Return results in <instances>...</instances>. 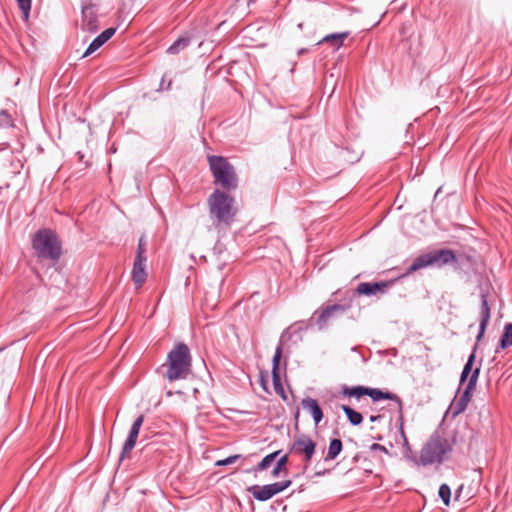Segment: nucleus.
<instances>
[{
	"label": "nucleus",
	"mask_w": 512,
	"mask_h": 512,
	"mask_svg": "<svg viewBox=\"0 0 512 512\" xmlns=\"http://www.w3.org/2000/svg\"><path fill=\"white\" fill-rule=\"evenodd\" d=\"M242 457V455L240 454H235V455H231L225 459H222V460H218L216 462V465L217 466H227V465H231L233 463H235L238 459H240Z\"/></svg>",
	"instance_id": "obj_34"
},
{
	"label": "nucleus",
	"mask_w": 512,
	"mask_h": 512,
	"mask_svg": "<svg viewBox=\"0 0 512 512\" xmlns=\"http://www.w3.org/2000/svg\"><path fill=\"white\" fill-rule=\"evenodd\" d=\"M469 373H465V371L462 370L460 374V385H462L467 379H469Z\"/></svg>",
	"instance_id": "obj_39"
},
{
	"label": "nucleus",
	"mask_w": 512,
	"mask_h": 512,
	"mask_svg": "<svg viewBox=\"0 0 512 512\" xmlns=\"http://www.w3.org/2000/svg\"><path fill=\"white\" fill-rule=\"evenodd\" d=\"M143 422L144 415L142 414L136 417V419L133 421L128 437L122 446V451L119 458L120 462L123 461L135 447Z\"/></svg>",
	"instance_id": "obj_10"
},
{
	"label": "nucleus",
	"mask_w": 512,
	"mask_h": 512,
	"mask_svg": "<svg viewBox=\"0 0 512 512\" xmlns=\"http://www.w3.org/2000/svg\"><path fill=\"white\" fill-rule=\"evenodd\" d=\"M342 449H343V443H342L341 439H338V438L331 439L325 460L328 461V460L336 459L339 456V454L342 452Z\"/></svg>",
	"instance_id": "obj_23"
},
{
	"label": "nucleus",
	"mask_w": 512,
	"mask_h": 512,
	"mask_svg": "<svg viewBox=\"0 0 512 512\" xmlns=\"http://www.w3.org/2000/svg\"><path fill=\"white\" fill-rule=\"evenodd\" d=\"M367 390L368 387L365 386L345 387L343 394L348 397L360 398L362 396H367Z\"/></svg>",
	"instance_id": "obj_26"
},
{
	"label": "nucleus",
	"mask_w": 512,
	"mask_h": 512,
	"mask_svg": "<svg viewBox=\"0 0 512 512\" xmlns=\"http://www.w3.org/2000/svg\"><path fill=\"white\" fill-rule=\"evenodd\" d=\"M116 32V28L110 27L101 32L94 40L89 44L86 51L83 53L82 58H85L95 51H97L101 46H103Z\"/></svg>",
	"instance_id": "obj_15"
},
{
	"label": "nucleus",
	"mask_w": 512,
	"mask_h": 512,
	"mask_svg": "<svg viewBox=\"0 0 512 512\" xmlns=\"http://www.w3.org/2000/svg\"><path fill=\"white\" fill-rule=\"evenodd\" d=\"M361 359L364 363L367 361V359L363 355H361Z\"/></svg>",
	"instance_id": "obj_46"
},
{
	"label": "nucleus",
	"mask_w": 512,
	"mask_h": 512,
	"mask_svg": "<svg viewBox=\"0 0 512 512\" xmlns=\"http://www.w3.org/2000/svg\"><path fill=\"white\" fill-rule=\"evenodd\" d=\"M367 396H369L374 402H378L381 400H391V401L395 402V404L397 405V410L399 412V419L402 421V419H403V414H402L403 402L398 395L391 393L389 391H383L379 388L368 387Z\"/></svg>",
	"instance_id": "obj_11"
},
{
	"label": "nucleus",
	"mask_w": 512,
	"mask_h": 512,
	"mask_svg": "<svg viewBox=\"0 0 512 512\" xmlns=\"http://www.w3.org/2000/svg\"><path fill=\"white\" fill-rule=\"evenodd\" d=\"M145 247H146L145 238H144V236H141L139 239V242H138V246H137L136 257L146 258L144 255L145 251H146Z\"/></svg>",
	"instance_id": "obj_35"
},
{
	"label": "nucleus",
	"mask_w": 512,
	"mask_h": 512,
	"mask_svg": "<svg viewBox=\"0 0 512 512\" xmlns=\"http://www.w3.org/2000/svg\"><path fill=\"white\" fill-rule=\"evenodd\" d=\"M370 449H371L372 451H381V452L386 453V454H388V453H389V452H388V450H387V448H386L385 446H383V445H381V444H378V443H374V444H372V445L370 446Z\"/></svg>",
	"instance_id": "obj_38"
},
{
	"label": "nucleus",
	"mask_w": 512,
	"mask_h": 512,
	"mask_svg": "<svg viewBox=\"0 0 512 512\" xmlns=\"http://www.w3.org/2000/svg\"><path fill=\"white\" fill-rule=\"evenodd\" d=\"M388 287L387 282H362L358 284L355 293L358 295L373 296L378 293L384 294Z\"/></svg>",
	"instance_id": "obj_14"
},
{
	"label": "nucleus",
	"mask_w": 512,
	"mask_h": 512,
	"mask_svg": "<svg viewBox=\"0 0 512 512\" xmlns=\"http://www.w3.org/2000/svg\"><path fill=\"white\" fill-rule=\"evenodd\" d=\"M401 432H402V436L404 438V441L407 442V438L405 437L403 430Z\"/></svg>",
	"instance_id": "obj_47"
},
{
	"label": "nucleus",
	"mask_w": 512,
	"mask_h": 512,
	"mask_svg": "<svg viewBox=\"0 0 512 512\" xmlns=\"http://www.w3.org/2000/svg\"><path fill=\"white\" fill-rule=\"evenodd\" d=\"M480 300H481V304H480V312H479V330H478V334L476 336V343L480 342L482 340V338L484 337L486 328L489 324L490 317H491V311H490V306L488 304L487 295L485 293H481ZM476 350H477V344L474 345L472 352L468 356V359L463 367V371H465V373L470 374L474 370L473 365H474L475 358H476Z\"/></svg>",
	"instance_id": "obj_7"
},
{
	"label": "nucleus",
	"mask_w": 512,
	"mask_h": 512,
	"mask_svg": "<svg viewBox=\"0 0 512 512\" xmlns=\"http://www.w3.org/2000/svg\"><path fill=\"white\" fill-rule=\"evenodd\" d=\"M438 495L445 505L448 506L450 504L451 489H450L449 485H447V484L440 485Z\"/></svg>",
	"instance_id": "obj_30"
},
{
	"label": "nucleus",
	"mask_w": 512,
	"mask_h": 512,
	"mask_svg": "<svg viewBox=\"0 0 512 512\" xmlns=\"http://www.w3.org/2000/svg\"><path fill=\"white\" fill-rule=\"evenodd\" d=\"M14 127V120L11 116V114L5 110L2 109L0 111V129H7V128H13Z\"/></svg>",
	"instance_id": "obj_28"
},
{
	"label": "nucleus",
	"mask_w": 512,
	"mask_h": 512,
	"mask_svg": "<svg viewBox=\"0 0 512 512\" xmlns=\"http://www.w3.org/2000/svg\"><path fill=\"white\" fill-rule=\"evenodd\" d=\"M282 351H283L282 341L280 340L279 344L277 345V347L275 349V353H274V356L272 359L271 374H272V382H273V387H274L275 392L283 400H287V395L285 393V390H284V387L282 384V380H281V375H280V359L282 356Z\"/></svg>",
	"instance_id": "obj_9"
},
{
	"label": "nucleus",
	"mask_w": 512,
	"mask_h": 512,
	"mask_svg": "<svg viewBox=\"0 0 512 512\" xmlns=\"http://www.w3.org/2000/svg\"><path fill=\"white\" fill-rule=\"evenodd\" d=\"M192 40V36L185 32L180 37H178L168 48L167 53L170 55H177L184 49H186Z\"/></svg>",
	"instance_id": "obj_21"
},
{
	"label": "nucleus",
	"mask_w": 512,
	"mask_h": 512,
	"mask_svg": "<svg viewBox=\"0 0 512 512\" xmlns=\"http://www.w3.org/2000/svg\"><path fill=\"white\" fill-rule=\"evenodd\" d=\"M473 390H474V388H471L470 386H466L464 391L462 392L460 398L451 404L450 410H451L453 417H456L465 411V409L468 406V403L470 402V400L472 398Z\"/></svg>",
	"instance_id": "obj_17"
},
{
	"label": "nucleus",
	"mask_w": 512,
	"mask_h": 512,
	"mask_svg": "<svg viewBox=\"0 0 512 512\" xmlns=\"http://www.w3.org/2000/svg\"><path fill=\"white\" fill-rule=\"evenodd\" d=\"M316 451V442L308 435L301 434L289 448L290 453L302 455L306 464H309Z\"/></svg>",
	"instance_id": "obj_8"
},
{
	"label": "nucleus",
	"mask_w": 512,
	"mask_h": 512,
	"mask_svg": "<svg viewBox=\"0 0 512 512\" xmlns=\"http://www.w3.org/2000/svg\"><path fill=\"white\" fill-rule=\"evenodd\" d=\"M433 266L442 267L457 261L456 254L453 250L442 248L430 251Z\"/></svg>",
	"instance_id": "obj_13"
},
{
	"label": "nucleus",
	"mask_w": 512,
	"mask_h": 512,
	"mask_svg": "<svg viewBox=\"0 0 512 512\" xmlns=\"http://www.w3.org/2000/svg\"><path fill=\"white\" fill-rule=\"evenodd\" d=\"M288 462V456L284 455L281 458L278 459L276 462V465L274 466L272 470V477H278L282 469L286 466Z\"/></svg>",
	"instance_id": "obj_32"
},
{
	"label": "nucleus",
	"mask_w": 512,
	"mask_h": 512,
	"mask_svg": "<svg viewBox=\"0 0 512 512\" xmlns=\"http://www.w3.org/2000/svg\"><path fill=\"white\" fill-rule=\"evenodd\" d=\"M298 417H299V410H297L296 413H295L296 420L298 419Z\"/></svg>",
	"instance_id": "obj_45"
},
{
	"label": "nucleus",
	"mask_w": 512,
	"mask_h": 512,
	"mask_svg": "<svg viewBox=\"0 0 512 512\" xmlns=\"http://www.w3.org/2000/svg\"><path fill=\"white\" fill-rule=\"evenodd\" d=\"M451 450L452 447L449 441L438 433H434L421 450L420 463L423 466L442 463L445 455L450 453Z\"/></svg>",
	"instance_id": "obj_5"
},
{
	"label": "nucleus",
	"mask_w": 512,
	"mask_h": 512,
	"mask_svg": "<svg viewBox=\"0 0 512 512\" xmlns=\"http://www.w3.org/2000/svg\"><path fill=\"white\" fill-rule=\"evenodd\" d=\"M163 367H166L164 377L169 382L187 379L192 372V357L189 347L185 343H177L168 353Z\"/></svg>",
	"instance_id": "obj_2"
},
{
	"label": "nucleus",
	"mask_w": 512,
	"mask_h": 512,
	"mask_svg": "<svg viewBox=\"0 0 512 512\" xmlns=\"http://www.w3.org/2000/svg\"><path fill=\"white\" fill-rule=\"evenodd\" d=\"M209 217L215 228L230 227L235 221L237 208L234 197L215 189L207 199Z\"/></svg>",
	"instance_id": "obj_1"
},
{
	"label": "nucleus",
	"mask_w": 512,
	"mask_h": 512,
	"mask_svg": "<svg viewBox=\"0 0 512 512\" xmlns=\"http://www.w3.org/2000/svg\"><path fill=\"white\" fill-rule=\"evenodd\" d=\"M172 85V80L170 79L167 84L165 83V77L163 76L157 91L169 90Z\"/></svg>",
	"instance_id": "obj_37"
},
{
	"label": "nucleus",
	"mask_w": 512,
	"mask_h": 512,
	"mask_svg": "<svg viewBox=\"0 0 512 512\" xmlns=\"http://www.w3.org/2000/svg\"><path fill=\"white\" fill-rule=\"evenodd\" d=\"M280 454V451H275V452H272L268 455H266L258 464L256 467H254V471L255 472H258V471H262V470H265L267 469L273 462L274 460L276 459V457Z\"/></svg>",
	"instance_id": "obj_27"
},
{
	"label": "nucleus",
	"mask_w": 512,
	"mask_h": 512,
	"mask_svg": "<svg viewBox=\"0 0 512 512\" xmlns=\"http://www.w3.org/2000/svg\"><path fill=\"white\" fill-rule=\"evenodd\" d=\"M351 307L350 304H332L326 306L321 311H315L309 319L305 329H309L314 325L318 330L326 329L331 322L342 316Z\"/></svg>",
	"instance_id": "obj_6"
},
{
	"label": "nucleus",
	"mask_w": 512,
	"mask_h": 512,
	"mask_svg": "<svg viewBox=\"0 0 512 512\" xmlns=\"http://www.w3.org/2000/svg\"><path fill=\"white\" fill-rule=\"evenodd\" d=\"M287 333H288V329H287V330H285V331L283 332V334H282L281 338H284V337L286 336V334H287Z\"/></svg>",
	"instance_id": "obj_44"
},
{
	"label": "nucleus",
	"mask_w": 512,
	"mask_h": 512,
	"mask_svg": "<svg viewBox=\"0 0 512 512\" xmlns=\"http://www.w3.org/2000/svg\"><path fill=\"white\" fill-rule=\"evenodd\" d=\"M32 248L40 259L59 261L62 255V243L57 233L50 228L37 230L31 239Z\"/></svg>",
	"instance_id": "obj_3"
},
{
	"label": "nucleus",
	"mask_w": 512,
	"mask_h": 512,
	"mask_svg": "<svg viewBox=\"0 0 512 512\" xmlns=\"http://www.w3.org/2000/svg\"><path fill=\"white\" fill-rule=\"evenodd\" d=\"M307 52H308V49H307V48H301V49H299V50H298L297 54H298V55H303V54H305V53H307Z\"/></svg>",
	"instance_id": "obj_40"
},
{
	"label": "nucleus",
	"mask_w": 512,
	"mask_h": 512,
	"mask_svg": "<svg viewBox=\"0 0 512 512\" xmlns=\"http://www.w3.org/2000/svg\"><path fill=\"white\" fill-rule=\"evenodd\" d=\"M98 9L83 7L81 10V29L94 34L98 31Z\"/></svg>",
	"instance_id": "obj_12"
},
{
	"label": "nucleus",
	"mask_w": 512,
	"mask_h": 512,
	"mask_svg": "<svg viewBox=\"0 0 512 512\" xmlns=\"http://www.w3.org/2000/svg\"><path fill=\"white\" fill-rule=\"evenodd\" d=\"M301 405L311 414L315 425H318L323 420L324 414L316 399L311 397L303 398Z\"/></svg>",
	"instance_id": "obj_18"
},
{
	"label": "nucleus",
	"mask_w": 512,
	"mask_h": 512,
	"mask_svg": "<svg viewBox=\"0 0 512 512\" xmlns=\"http://www.w3.org/2000/svg\"><path fill=\"white\" fill-rule=\"evenodd\" d=\"M208 161L215 184H219L224 192L236 190L238 177L234 166L223 156H209Z\"/></svg>",
	"instance_id": "obj_4"
},
{
	"label": "nucleus",
	"mask_w": 512,
	"mask_h": 512,
	"mask_svg": "<svg viewBox=\"0 0 512 512\" xmlns=\"http://www.w3.org/2000/svg\"><path fill=\"white\" fill-rule=\"evenodd\" d=\"M16 2L22 13L23 19L27 21L30 15L32 0H16Z\"/></svg>",
	"instance_id": "obj_29"
},
{
	"label": "nucleus",
	"mask_w": 512,
	"mask_h": 512,
	"mask_svg": "<svg viewBox=\"0 0 512 512\" xmlns=\"http://www.w3.org/2000/svg\"><path fill=\"white\" fill-rule=\"evenodd\" d=\"M510 346H512V323H506L499 340V347L501 349H506Z\"/></svg>",
	"instance_id": "obj_25"
},
{
	"label": "nucleus",
	"mask_w": 512,
	"mask_h": 512,
	"mask_svg": "<svg viewBox=\"0 0 512 512\" xmlns=\"http://www.w3.org/2000/svg\"><path fill=\"white\" fill-rule=\"evenodd\" d=\"M379 418H380L379 415H371L369 420L371 422H376Z\"/></svg>",
	"instance_id": "obj_41"
},
{
	"label": "nucleus",
	"mask_w": 512,
	"mask_h": 512,
	"mask_svg": "<svg viewBox=\"0 0 512 512\" xmlns=\"http://www.w3.org/2000/svg\"><path fill=\"white\" fill-rule=\"evenodd\" d=\"M291 484H292L291 480H284V481H280V482L271 483L269 485H270L271 490L273 491L274 495H277L278 493L283 492L288 487H290Z\"/></svg>",
	"instance_id": "obj_31"
},
{
	"label": "nucleus",
	"mask_w": 512,
	"mask_h": 512,
	"mask_svg": "<svg viewBox=\"0 0 512 512\" xmlns=\"http://www.w3.org/2000/svg\"><path fill=\"white\" fill-rule=\"evenodd\" d=\"M325 474V471H318L315 473L316 476H322Z\"/></svg>",
	"instance_id": "obj_42"
},
{
	"label": "nucleus",
	"mask_w": 512,
	"mask_h": 512,
	"mask_svg": "<svg viewBox=\"0 0 512 512\" xmlns=\"http://www.w3.org/2000/svg\"><path fill=\"white\" fill-rule=\"evenodd\" d=\"M247 490L252 494L254 499L261 502L268 501L275 496L269 484L263 486L253 485L250 486Z\"/></svg>",
	"instance_id": "obj_19"
},
{
	"label": "nucleus",
	"mask_w": 512,
	"mask_h": 512,
	"mask_svg": "<svg viewBox=\"0 0 512 512\" xmlns=\"http://www.w3.org/2000/svg\"><path fill=\"white\" fill-rule=\"evenodd\" d=\"M83 7L98 9V0H81V10Z\"/></svg>",
	"instance_id": "obj_36"
},
{
	"label": "nucleus",
	"mask_w": 512,
	"mask_h": 512,
	"mask_svg": "<svg viewBox=\"0 0 512 512\" xmlns=\"http://www.w3.org/2000/svg\"><path fill=\"white\" fill-rule=\"evenodd\" d=\"M480 369H481L480 366L474 368V370L469 375V379H468L466 386H470L471 388H474V389L476 388L477 381H478V378L480 375Z\"/></svg>",
	"instance_id": "obj_33"
},
{
	"label": "nucleus",
	"mask_w": 512,
	"mask_h": 512,
	"mask_svg": "<svg viewBox=\"0 0 512 512\" xmlns=\"http://www.w3.org/2000/svg\"><path fill=\"white\" fill-rule=\"evenodd\" d=\"M146 260V258L135 257L133 263L132 280L137 288L142 286L143 283L146 281Z\"/></svg>",
	"instance_id": "obj_16"
},
{
	"label": "nucleus",
	"mask_w": 512,
	"mask_h": 512,
	"mask_svg": "<svg viewBox=\"0 0 512 512\" xmlns=\"http://www.w3.org/2000/svg\"><path fill=\"white\" fill-rule=\"evenodd\" d=\"M351 351H352V352H357V351H358V347H357V346L352 347V348H351Z\"/></svg>",
	"instance_id": "obj_43"
},
{
	"label": "nucleus",
	"mask_w": 512,
	"mask_h": 512,
	"mask_svg": "<svg viewBox=\"0 0 512 512\" xmlns=\"http://www.w3.org/2000/svg\"><path fill=\"white\" fill-rule=\"evenodd\" d=\"M342 411L345 413L348 421L353 425H360L363 421V416L360 412L354 410L350 406L342 405Z\"/></svg>",
	"instance_id": "obj_24"
},
{
	"label": "nucleus",
	"mask_w": 512,
	"mask_h": 512,
	"mask_svg": "<svg viewBox=\"0 0 512 512\" xmlns=\"http://www.w3.org/2000/svg\"><path fill=\"white\" fill-rule=\"evenodd\" d=\"M350 35V32H339V33H331L323 37L321 40L317 42L316 45H320L322 43H329L333 47V49L338 50L343 46L344 40Z\"/></svg>",
	"instance_id": "obj_20"
},
{
	"label": "nucleus",
	"mask_w": 512,
	"mask_h": 512,
	"mask_svg": "<svg viewBox=\"0 0 512 512\" xmlns=\"http://www.w3.org/2000/svg\"><path fill=\"white\" fill-rule=\"evenodd\" d=\"M429 266H433L430 252L421 254L416 257L408 267L407 272L412 273Z\"/></svg>",
	"instance_id": "obj_22"
}]
</instances>
